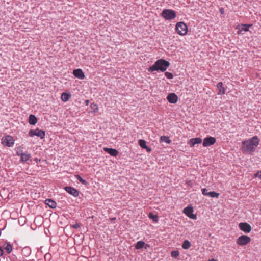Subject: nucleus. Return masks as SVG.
I'll return each mask as SVG.
<instances>
[{"label":"nucleus","mask_w":261,"mask_h":261,"mask_svg":"<svg viewBox=\"0 0 261 261\" xmlns=\"http://www.w3.org/2000/svg\"><path fill=\"white\" fill-rule=\"evenodd\" d=\"M259 143V139L257 136H254L248 140L244 141L242 142V151L245 153L251 154L255 151Z\"/></svg>","instance_id":"1"},{"label":"nucleus","mask_w":261,"mask_h":261,"mask_svg":"<svg viewBox=\"0 0 261 261\" xmlns=\"http://www.w3.org/2000/svg\"><path fill=\"white\" fill-rule=\"evenodd\" d=\"M170 66V63L163 59L158 60L154 64L150 66L148 71L149 72H153L154 71H161L164 72L167 70V69Z\"/></svg>","instance_id":"2"},{"label":"nucleus","mask_w":261,"mask_h":261,"mask_svg":"<svg viewBox=\"0 0 261 261\" xmlns=\"http://www.w3.org/2000/svg\"><path fill=\"white\" fill-rule=\"evenodd\" d=\"M162 16L166 20H172L176 16L175 11L171 9H164L162 12Z\"/></svg>","instance_id":"3"},{"label":"nucleus","mask_w":261,"mask_h":261,"mask_svg":"<svg viewBox=\"0 0 261 261\" xmlns=\"http://www.w3.org/2000/svg\"><path fill=\"white\" fill-rule=\"evenodd\" d=\"M176 30L180 35H185L187 33L188 27L183 22H178L176 25Z\"/></svg>","instance_id":"4"},{"label":"nucleus","mask_w":261,"mask_h":261,"mask_svg":"<svg viewBox=\"0 0 261 261\" xmlns=\"http://www.w3.org/2000/svg\"><path fill=\"white\" fill-rule=\"evenodd\" d=\"M1 141L3 145L8 147L13 146L14 144V139L10 135H6L3 137Z\"/></svg>","instance_id":"5"},{"label":"nucleus","mask_w":261,"mask_h":261,"mask_svg":"<svg viewBox=\"0 0 261 261\" xmlns=\"http://www.w3.org/2000/svg\"><path fill=\"white\" fill-rule=\"evenodd\" d=\"M29 135L31 137L36 136L41 139H43L45 136V132L43 130L39 129L38 128L31 129L29 132Z\"/></svg>","instance_id":"6"},{"label":"nucleus","mask_w":261,"mask_h":261,"mask_svg":"<svg viewBox=\"0 0 261 261\" xmlns=\"http://www.w3.org/2000/svg\"><path fill=\"white\" fill-rule=\"evenodd\" d=\"M251 241V238L246 235H242L237 240L236 243L240 246L247 245Z\"/></svg>","instance_id":"7"},{"label":"nucleus","mask_w":261,"mask_h":261,"mask_svg":"<svg viewBox=\"0 0 261 261\" xmlns=\"http://www.w3.org/2000/svg\"><path fill=\"white\" fill-rule=\"evenodd\" d=\"M216 142V139L213 137H208L204 138L202 145L203 147H207L214 144Z\"/></svg>","instance_id":"8"},{"label":"nucleus","mask_w":261,"mask_h":261,"mask_svg":"<svg viewBox=\"0 0 261 261\" xmlns=\"http://www.w3.org/2000/svg\"><path fill=\"white\" fill-rule=\"evenodd\" d=\"M184 213L190 218L192 219H196V215L193 214V209L191 206H188L185 207L183 211Z\"/></svg>","instance_id":"9"},{"label":"nucleus","mask_w":261,"mask_h":261,"mask_svg":"<svg viewBox=\"0 0 261 261\" xmlns=\"http://www.w3.org/2000/svg\"><path fill=\"white\" fill-rule=\"evenodd\" d=\"M240 230L245 233H249L251 230V226L246 222H241L239 224Z\"/></svg>","instance_id":"10"},{"label":"nucleus","mask_w":261,"mask_h":261,"mask_svg":"<svg viewBox=\"0 0 261 261\" xmlns=\"http://www.w3.org/2000/svg\"><path fill=\"white\" fill-rule=\"evenodd\" d=\"M65 191L70 195L73 196L74 197H77L79 196V191L76 190L75 188L70 186H66L65 187Z\"/></svg>","instance_id":"11"},{"label":"nucleus","mask_w":261,"mask_h":261,"mask_svg":"<svg viewBox=\"0 0 261 261\" xmlns=\"http://www.w3.org/2000/svg\"><path fill=\"white\" fill-rule=\"evenodd\" d=\"M167 99L169 102L174 104L177 102L178 97L174 93H171L168 95Z\"/></svg>","instance_id":"12"},{"label":"nucleus","mask_w":261,"mask_h":261,"mask_svg":"<svg viewBox=\"0 0 261 261\" xmlns=\"http://www.w3.org/2000/svg\"><path fill=\"white\" fill-rule=\"evenodd\" d=\"M73 74L76 78L83 80L85 77L84 73L81 69H74L73 71Z\"/></svg>","instance_id":"13"},{"label":"nucleus","mask_w":261,"mask_h":261,"mask_svg":"<svg viewBox=\"0 0 261 261\" xmlns=\"http://www.w3.org/2000/svg\"><path fill=\"white\" fill-rule=\"evenodd\" d=\"M202 140L200 138L197 137L191 139L188 143L191 147H193L197 144H200L202 142Z\"/></svg>","instance_id":"14"},{"label":"nucleus","mask_w":261,"mask_h":261,"mask_svg":"<svg viewBox=\"0 0 261 261\" xmlns=\"http://www.w3.org/2000/svg\"><path fill=\"white\" fill-rule=\"evenodd\" d=\"M44 202L45 204L48 205L51 208L54 209L57 207V204L56 202L51 199H46Z\"/></svg>","instance_id":"15"},{"label":"nucleus","mask_w":261,"mask_h":261,"mask_svg":"<svg viewBox=\"0 0 261 261\" xmlns=\"http://www.w3.org/2000/svg\"><path fill=\"white\" fill-rule=\"evenodd\" d=\"M20 156L22 163H25L29 161H31V155L30 153H21Z\"/></svg>","instance_id":"16"},{"label":"nucleus","mask_w":261,"mask_h":261,"mask_svg":"<svg viewBox=\"0 0 261 261\" xmlns=\"http://www.w3.org/2000/svg\"><path fill=\"white\" fill-rule=\"evenodd\" d=\"M104 150L113 156H116L119 153L118 151L114 148H104Z\"/></svg>","instance_id":"17"},{"label":"nucleus","mask_w":261,"mask_h":261,"mask_svg":"<svg viewBox=\"0 0 261 261\" xmlns=\"http://www.w3.org/2000/svg\"><path fill=\"white\" fill-rule=\"evenodd\" d=\"M71 97V95L69 92H63L61 94V98L63 101L67 102L69 100Z\"/></svg>","instance_id":"18"},{"label":"nucleus","mask_w":261,"mask_h":261,"mask_svg":"<svg viewBox=\"0 0 261 261\" xmlns=\"http://www.w3.org/2000/svg\"><path fill=\"white\" fill-rule=\"evenodd\" d=\"M2 247L3 249H5L8 254L10 253L12 250V247L9 243H4Z\"/></svg>","instance_id":"19"},{"label":"nucleus","mask_w":261,"mask_h":261,"mask_svg":"<svg viewBox=\"0 0 261 261\" xmlns=\"http://www.w3.org/2000/svg\"><path fill=\"white\" fill-rule=\"evenodd\" d=\"M31 253V249L29 247H25L22 250V255L25 257L29 256Z\"/></svg>","instance_id":"20"},{"label":"nucleus","mask_w":261,"mask_h":261,"mask_svg":"<svg viewBox=\"0 0 261 261\" xmlns=\"http://www.w3.org/2000/svg\"><path fill=\"white\" fill-rule=\"evenodd\" d=\"M223 83L222 82H219L217 84V88L218 89V95H223L225 93V89L222 86Z\"/></svg>","instance_id":"21"},{"label":"nucleus","mask_w":261,"mask_h":261,"mask_svg":"<svg viewBox=\"0 0 261 261\" xmlns=\"http://www.w3.org/2000/svg\"><path fill=\"white\" fill-rule=\"evenodd\" d=\"M29 122L31 125H35L37 122V118L34 115H30L29 117Z\"/></svg>","instance_id":"22"},{"label":"nucleus","mask_w":261,"mask_h":261,"mask_svg":"<svg viewBox=\"0 0 261 261\" xmlns=\"http://www.w3.org/2000/svg\"><path fill=\"white\" fill-rule=\"evenodd\" d=\"M191 245V244L189 241L185 240L182 243V247L184 249H188L190 247Z\"/></svg>","instance_id":"23"},{"label":"nucleus","mask_w":261,"mask_h":261,"mask_svg":"<svg viewBox=\"0 0 261 261\" xmlns=\"http://www.w3.org/2000/svg\"><path fill=\"white\" fill-rule=\"evenodd\" d=\"M160 141L161 142H165L168 144L170 143L171 142L169 137L168 136H163L160 137Z\"/></svg>","instance_id":"24"},{"label":"nucleus","mask_w":261,"mask_h":261,"mask_svg":"<svg viewBox=\"0 0 261 261\" xmlns=\"http://www.w3.org/2000/svg\"><path fill=\"white\" fill-rule=\"evenodd\" d=\"M145 244L144 242L140 241L137 242V244L135 245V248L137 249H140L143 247L144 245Z\"/></svg>","instance_id":"25"},{"label":"nucleus","mask_w":261,"mask_h":261,"mask_svg":"<svg viewBox=\"0 0 261 261\" xmlns=\"http://www.w3.org/2000/svg\"><path fill=\"white\" fill-rule=\"evenodd\" d=\"M75 177L76 179L79 180L83 185H87V182L85 179H83L80 175H75Z\"/></svg>","instance_id":"26"},{"label":"nucleus","mask_w":261,"mask_h":261,"mask_svg":"<svg viewBox=\"0 0 261 261\" xmlns=\"http://www.w3.org/2000/svg\"><path fill=\"white\" fill-rule=\"evenodd\" d=\"M149 218L153 220V221L155 222H157L158 221V217L156 215H154L152 213H150L149 214Z\"/></svg>","instance_id":"27"},{"label":"nucleus","mask_w":261,"mask_h":261,"mask_svg":"<svg viewBox=\"0 0 261 261\" xmlns=\"http://www.w3.org/2000/svg\"><path fill=\"white\" fill-rule=\"evenodd\" d=\"M207 195L210 196L211 197H218L219 195V193H217L215 191L209 192L207 193Z\"/></svg>","instance_id":"28"},{"label":"nucleus","mask_w":261,"mask_h":261,"mask_svg":"<svg viewBox=\"0 0 261 261\" xmlns=\"http://www.w3.org/2000/svg\"><path fill=\"white\" fill-rule=\"evenodd\" d=\"M139 144L140 147L143 149L147 146L146 144V141L143 139H140L139 140Z\"/></svg>","instance_id":"29"},{"label":"nucleus","mask_w":261,"mask_h":261,"mask_svg":"<svg viewBox=\"0 0 261 261\" xmlns=\"http://www.w3.org/2000/svg\"><path fill=\"white\" fill-rule=\"evenodd\" d=\"M171 255L173 257L176 258L179 255V252L177 250L173 251L171 252Z\"/></svg>","instance_id":"30"},{"label":"nucleus","mask_w":261,"mask_h":261,"mask_svg":"<svg viewBox=\"0 0 261 261\" xmlns=\"http://www.w3.org/2000/svg\"><path fill=\"white\" fill-rule=\"evenodd\" d=\"M250 25L242 24L241 26V31H244L245 32L248 31Z\"/></svg>","instance_id":"31"},{"label":"nucleus","mask_w":261,"mask_h":261,"mask_svg":"<svg viewBox=\"0 0 261 261\" xmlns=\"http://www.w3.org/2000/svg\"><path fill=\"white\" fill-rule=\"evenodd\" d=\"M165 74V76L167 77V78H168L169 79H172L173 77V75L172 73H171L170 72H166Z\"/></svg>","instance_id":"32"},{"label":"nucleus","mask_w":261,"mask_h":261,"mask_svg":"<svg viewBox=\"0 0 261 261\" xmlns=\"http://www.w3.org/2000/svg\"><path fill=\"white\" fill-rule=\"evenodd\" d=\"M51 258V255L49 253H47L44 255V259L45 261H49Z\"/></svg>","instance_id":"33"},{"label":"nucleus","mask_w":261,"mask_h":261,"mask_svg":"<svg viewBox=\"0 0 261 261\" xmlns=\"http://www.w3.org/2000/svg\"><path fill=\"white\" fill-rule=\"evenodd\" d=\"M81 226V224L79 223H76L71 226V227L74 229H78Z\"/></svg>","instance_id":"34"},{"label":"nucleus","mask_w":261,"mask_h":261,"mask_svg":"<svg viewBox=\"0 0 261 261\" xmlns=\"http://www.w3.org/2000/svg\"><path fill=\"white\" fill-rule=\"evenodd\" d=\"M207 190L206 188L202 189V194L204 195H207Z\"/></svg>","instance_id":"35"},{"label":"nucleus","mask_w":261,"mask_h":261,"mask_svg":"<svg viewBox=\"0 0 261 261\" xmlns=\"http://www.w3.org/2000/svg\"><path fill=\"white\" fill-rule=\"evenodd\" d=\"M21 153H24L22 151V150H18L16 151V154L18 155V156H20V154Z\"/></svg>","instance_id":"36"},{"label":"nucleus","mask_w":261,"mask_h":261,"mask_svg":"<svg viewBox=\"0 0 261 261\" xmlns=\"http://www.w3.org/2000/svg\"><path fill=\"white\" fill-rule=\"evenodd\" d=\"M144 149H145L148 152H150L151 151V148H149L148 146H146V147H145Z\"/></svg>","instance_id":"37"},{"label":"nucleus","mask_w":261,"mask_h":261,"mask_svg":"<svg viewBox=\"0 0 261 261\" xmlns=\"http://www.w3.org/2000/svg\"><path fill=\"white\" fill-rule=\"evenodd\" d=\"M4 254V251L3 248L0 246V256H2Z\"/></svg>","instance_id":"38"},{"label":"nucleus","mask_w":261,"mask_h":261,"mask_svg":"<svg viewBox=\"0 0 261 261\" xmlns=\"http://www.w3.org/2000/svg\"><path fill=\"white\" fill-rule=\"evenodd\" d=\"M208 261H217V260L216 259H214L213 258V259L208 260Z\"/></svg>","instance_id":"39"},{"label":"nucleus","mask_w":261,"mask_h":261,"mask_svg":"<svg viewBox=\"0 0 261 261\" xmlns=\"http://www.w3.org/2000/svg\"><path fill=\"white\" fill-rule=\"evenodd\" d=\"M115 219H116V218H111V220H112V221H113V220H115Z\"/></svg>","instance_id":"40"},{"label":"nucleus","mask_w":261,"mask_h":261,"mask_svg":"<svg viewBox=\"0 0 261 261\" xmlns=\"http://www.w3.org/2000/svg\"><path fill=\"white\" fill-rule=\"evenodd\" d=\"M220 12H221V13H223V9H221L220 10Z\"/></svg>","instance_id":"41"},{"label":"nucleus","mask_w":261,"mask_h":261,"mask_svg":"<svg viewBox=\"0 0 261 261\" xmlns=\"http://www.w3.org/2000/svg\"><path fill=\"white\" fill-rule=\"evenodd\" d=\"M35 160L36 161H40V160H38L37 158H36V159H35Z\"/></svg>","instance_id":"42"}]
</instances>
